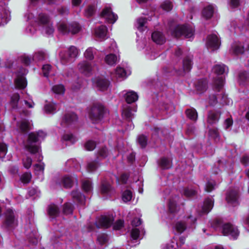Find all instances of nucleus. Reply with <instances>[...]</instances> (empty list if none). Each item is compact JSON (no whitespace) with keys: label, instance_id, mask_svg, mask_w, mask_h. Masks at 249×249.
<instances>
[{"label":"nucleus","instance_id":"ea45409f","mask_svg":"<svg viewBox=\"0 0 249 249\" xmlns=\"http://www.w3.org/2000/svg\"><path fill=\"white\" fill-rule=\"evenodd\" d=\"M146 22V19L144 18H139L137 20V28L140 31L144 30V25Z\"/></svg>","mask_w":249,"mask_h":249},{"label":"nucleus","instance_id":"9b49d317","mask_svg":"<svg viewBox=\"0 0 249 249\" xmlns=\"http://www.w3.org/2000/svg\"><path fill=\"white\" fill-rule=\"evenodd\" d=\"M78 69L81 73L87 76H89L92 74V67L90 63L87 61H83L79 63Z\"/></svg>","mask_w":249,"mask_h":249},{"label":"nucleus","instance_id":"c756f323","mask_svg":"<svg viewBox=\"0 0 249 249\" xmlns=\"http://www.w3.org/2000/svg\"><path fill=\"white\" fill-rule=\"evenodd\" d=\"M62 183L64 187L66 188H71L73 183V180L69 176H64L62 179Z\"/></svg>","mask_w":249,"mask_h":249},{"label":"nucleus","instance_id":"dca6fc26","mask_svg":"<svg viewBox=\"0 0 249 249\" xmlns=\"http://www.w3.org/2000/svg\"><path fill=\"white\" fill-rule=\"evenodd\" d=\"M94 83L100 90H106L108 86V82L106 79L101 78L95 79Z\"/></svg>","mask_w":249,"mask_h":249},{"label":"nucleus","instance_id":"bb28decb","mask_svg":"<svg viewBox=\"0 0 249 249\" xmlns=\"http://www.w3.org/2000/svg\"><path fill=\"white\" fill-rule=\"evenodd\" d=\"M213 13V8L212 5L205 7L202 12V15L206 19L211 18Z\"/></svg>","mask_w":249,"mask_h":249},{"label":"nucleus","instance_id":"13d9d810","mask_svg":"<svg viewBox=\"0 0 249 249\" xmlns=\"http://www.w3.org/2000/svg\"><path fill=\"white\" fill-rule=\"evenodd\" d=\"M32 176L30 173H24L20 178L21 181L23 183H28L31 179Z\"/></svg>","mask_w":249,"mask_h":249},{"label":"nucleus","instance_id":"7ed1b4c3","mask_svg":"<svg viewBox=\"0 0 249 249\" xmlns=\"http://www.w3.org/2000/svg\"><path fill=\"white\" fill-rule=\"evenodd\" d=\"M81 29L80 25L76 22H72L71 24L62 22L58 23V30L62 34L65 35L69 33L75 34L78 33Z\"/></svg>","mask_w":249,"mask_h":249},{"label":"nucleus","instance_id":"f704fd0d","mask_svg":"<svg viewBox=\"0 0 249 249\" xmlns=\"http://www.w3.org/2000/svg\"><path fill=\"white\" fill-rule=\"evenodd\" d=\"M249 80V75L247 71L241 72L239 74V82L240 84H243L245 82Z\"/></svg>","mask_w":249,"mask_h":249},{"label":"nucleus","instance_id":"aec40b11","mask_svg":"<svg viewBox=\"0 0 249 249\" xmlns=\"http://www.w3.org/2000/svg\"><path fill=\"white\" fill-rule=\"evenodd\" d=\"M105 61L107 65L113 66L119 61V59L116 55L110 53L106 56Z\"/></svg>","mask_w":249,"mask_h":249},{"label":"nucleus","instance_id":"7c9ffc66","mask_svg":"<svg viewBox=\"0 0 249 249\" xmlns=\"http://www.w3.org/2000/svg\"><path fill=\"white\" fill-rule=\"evenodd\" d=\"M16 86L20 89H24L26 87L27 82L25 78L23 77H18L15 80Z\"/></svg>","mask_w":249,"mask_h":249},{"label":"nucleus","instance_id":"4c0bfd02","mask_svg":"<svg viewBox=\"0 0 249 249\" xmlns=\"http://www.w3.org/2000/svg\"><path fill=\"white\" fill-rule=\"evenodd\" d=\"M52 91L56 94H63L65 88L62 85H55L52 87Z\"/></svg>","mask_w":249,"mask_h":249},{"label":"nucleus","instance_id":"09e8293b","mask_svg":"<svg viewBox=\"0 0 249 249\" xmlns=\"http://www.w3.org/2000/svg\"><path fill=\"white\" fill-rule=\"evenodd\" d=\"M115 73L118 77L124 78L126 77V72L121 67H118L115 71Z\"/></svg>","mask_w":249,"mask_h":249},{"label":"nucleus","instance_id":"9d476101","mask_svg":"<svg viewBox=\"0 0 249 249\" xmlns=\"http://www.w3.org/2000/svg\"><path fill=\"white\" fill-rule=\"evenodd\" d=\"M78 50L76 47L71 46L69 49L67 54H65L63 53H60V56L63 63H66L69 61L71 58L76 57L78 55Z\"/></svg>","mask_w":249,"mask_h":249},{"label":"nucleus","instance_id":"6e6552de","mask_svg":"<svg viewBox=\"0 0 249 249\" xmlns=\"http://www.w3.org/2000/svg\"><path fill=\"white\" fill-rule=\"evenodd\" d=\"M101 18L104 19L106 22L114 23L117 19L118 17L113 13L111 8L106 7L102 10L100 14Z\"/></svg>","mask_w":249,"mask_h":249},{"label":"nucleus","instance_id":"f3484780","mask_svg":"<svg viewBox=\"0 0 249 249\" xmlns=\"http://www.w3.org/2000/svg\"><path fill=\"white\" fill-rule=\"evenodd\" d=\"M152 38L153 41L158 44H162L165 41V38L160 32L156 31L152 33Z\"/></svg>","mask_w":249,"mask_h":249},{"label":"nucleus","instance_id":"4468645a","mask_svg":"<svg viewBox=\"0 0 249 249\" xmlns=\"http://www.w3.org/2000/svg\"><path fill=\"white\" fill-rule=\"evenodd\" d=\"M113 221L112 216H102L99 220L98 223H96L97 228H107L111 226Z\"/></svg>","mask_w":249,"mask_h":249},{"label":"nucleus","instance_id":"e2e57ef3","mask_svg":"<svg viewBox=\"0 0 249 249\" xmlns=\"http://www.w3.org/2000/svg\"><path fill=\"white\" fill-rule=\"evenodd\" d=\"M215 185V183L214 181H208L206 185L205 191L207 192H211L214 189Z\"/></svg>","mask_w":249,"mask_h":249},{"label":"nucleus","instance_id":"3c124183","mask_svg":"<svg viewBox=\"0 0 249 249\" xmlns=\"http://www.w3.org/2000/svg\"><path fill=\"white\" fill-rule=\"evenodd\" d=\"M108 240L107 235L102 233L98 235L97 237V241L101 245H103L107 243Z\"/></svg>","mask_w":249,"mask_h":249},{"label":"nucleus","instance_id":"c85d7f7f","mask_svg":"<svg viewBox=\"0 0 249 249\" xmlns=\"http://www.w3.org/2000/svg\"><path fill=\"white\" fill-rule=\"evenodd\" d=\"M71 196L74 199L80 203L83 204L84 203L85 196H83L80 192L77 191H73L71 192Z\"/></svg>","mask_w":249,"mask_h":249},{"label":"nucleus","instance_id":"6ab92c4d","mask_svg":"<svg viewBox=\"0 0 249 249\" xmlns=\"http://www.w3.org/2000/svg\"><path fill=\"white\" fill-rule=\"evenodd\" d=\"M138 96L136 92L133 91H128L125 94V99L128 104L132 103L138 100Z\"/></svg>","mask_w":249,"mask_h":249},{"label":"nucleus","instance_id":"0e129e2a","mask_svg":"<svg viewBox=\"0 0 249 249\" xmlns=\"http://www.w3.org/2000/svg\"><path fill=\"white\" fill-rule=\"evenodd\" d=\"M96 146V143L94 141H88L85 145V148L89 151L93 150Z\"/></svg>","mask_w":249,"mask_h":249},{"label":"nucleus","instance_id":"39448f33","mask_svg":"<svg viewBox=\"0 0 249 249\" xmlns=\"http://www.w3.org/2000/svg\"><path fill=\"white\" fill-rule=\"evenodd\" d=\"M18 225V219L13 210L8 209L5 213L3 226L7 228H14Z\"/></svg>","mask_w":249,"mask_h":249},{"label":"nucleus","instance_id":"49530a36","mask_svg":"<svg viewBox=\"0 0 249 249\" xmlns=\"http://www.w3.org/2000/svg\"><path fill=\"white\" fill-rule=\"evenodd\" d=\"M196 88L197 90L203 91L205 90L207 88V83L205 80L199 81L196 85Z\"/></svg>","mask_w":249,"mask_h":249},{"label":"nucleus","instance_id":"6e6d98bb","mask_svg":"<svg viewBox=\"0 0 249 249\" xmlns=\"http://www.w3.org/2000/svg\"><path fill=\"white\" fill-rule=\"evenodd\" d=\"M82 187L83 190L87 192H90L92 189L91 182L88 180H84L83 182Z\"/></svg>","mask_w":249,"mask_h":249},{"label":"nucleus","instance_id":"2f4dec72","mask_svg":"<svg viewBox=\"0 0 249 249\" xmlns=\"http://www.w3.org/2000/svg\"><path fill=\"white\" fill-rule=\"evenodd\" d=\"M95 53V50L90 47L86 50L84 53V55L86 59L91 60L94 58V55Z\"/></svg>","mask_w":249,"mask_h":249},{"label":"nucleus","instance_id":"393cba45","mask_svg":"<svg viewBox=\"0 0 249 249\" xmlns=\"http://www.w3.org/2000/svg\"><path fill=\"white\" fill-rule=\"evenodd\" d=\"M227 67L224 64H218L214 66L213 69L214 73L218 75H221L227 71Z\"/></svg>","mask_w":249,"mask_h":249},{"label":"nucleus","instance_id":"bf43d9fd","mask_svg":"<svg viewBox=\"0 0 249 249\" xmlns=\"http://www.w3.org/2000/svg\"><path fill=\"white\" fill-rule=\"evenodd\" d=\"M138 142L142 147H144L147 144V138L143 135H140L138 138Z\"/></svg>","mask_w":249,"mask_h":249},{"label":"nucleus","instance_id":"72a5a7b5","mask_svg":"<svg viewBox=\"0 0 249 249\" xmlns=\"http://www.w3.org/2000/svg\"><path fill=\"white\" fill-rule=\"evenodd\" d=\"M54 28L51 22L43 26V32H44L48 36L52 35L54 32Z\"/></svg>","mask_w":249,"mask_h":249},{"label":"nucleus","instance_id":"423d86ee","mask_svg":"<svg viewBox=\"0 0 249 249\" xmlns=\"http://www.w3.org/2000/svg\"><path fill=\"white\" fill-rule=\"evenodd\" d=\"M222 233L223 235L229 236L233 239H237L239 234L237 228L230 223H226L223 225Z\"/></svg>","mask_w":249,"mask_h":249},{"label":"nucleus","instance_id":"4be33fe9","mask_svg":"<svg viewBox=\"0 0 249 249\" xmlns=\"http://www.w3.org/2000/svg\"><path fill=\"white\" fill-rule=\"evenodd\" d=\"M185 113L187 117L193 121H196L197 119V112L194 108H189L186 110Z\"/></svg>","mask_w":249,"mask_h":249},{"label":"nucleus","instance_id":"864d4df0","mask_svg":"<svg viewBox=\"0 0 249 249\" xmlns=\"http://www.w3.org/2000/svg\"><path fill=\"white\" fill-rule=\"evenodd\" d=\"M20 59L22 63L25 65H29L31 63L32 60H34L33 58H32L31 57L26 54L21 55L20 57Z\"/></svg>","mask_w":249,"mask_h":249},{"label":"nucleus","instance_id":"a878e982","mask_svg":"<svg viewBox=\"0 0 249 249\" xmlns=\"http://www.w3.org/2000/svg\"><path fill=\"white\" fill-rule=\"evenodd\" d=\"M111 188L108 182H104L102 183L101 187V192L103 195H110L111 193Z\"/></svg>","mask_w":249,"mask_h":249},{"label":"nucleus","instance_id":"a19ab883","mask_svg":"<svg viewBox=\"0 0 249 249\" xmlns=\"http://www.w3.org/2000/svg\"><path fill=\"white\" fill-rule=\"evenodd\" d=\"M122 115L124 118L130 121L134 115L131 111V108L127 107L123 110Z\"/></svg>","mask_w":249,"mask_h":249},{"label":"nucleus","instance_id":"69168bd1","mask_svg":"<svg viewBox=\"0 0 249 249\" xmlns=\"http://www.w3.org/2000/svg\"><path fill=\"white\" fill-rule=\"evenodd\" d=\"M7 150V145L3 143H0V158H3L6 154Z\"/></svg>","mask_w":249,"mask_h":249},{"label":"nucleus","instance_id":"5701e85b","mask_svg":"<svg viewBox=\"0 0 249 249\" xmlns=\"http://www.w3.org/2000/svg\"><path fill=\"white\" fill-rule=\"evenodd\" d=\"M174 230L178 233H182L186 229V224L185 222L180 221L176 223L174 226Z\"/></svg>","mask_w":249,"mask_h":249},{"label":"nucleus","instance_id":"20e7f679","mask_svg":"<svg viewBox=\"0 0 249 249\" xmlns=\"http://www.w3.org/2000/svg\"><path fill=\"white\" fill-rule=\"evenodd\" d=\"M104 113V107L101 104H95L90 109L89 117L93 123H97L103 118Z\"/></svg>","mask_w":249,"mask_h":249},{"label":"nucleus","instance_id":"79ce46f5","mask_svg":"<svg viewBox=\"0 0 249 249\" xmlns=\"http://www.w3.org/2000/svg\"><path fill=\"white\" fill-rule=\"evenodd\" d=\"M73 211L72 205L69 202L64 204L63 209V212L65 214H69L72 213Z\"/></svg>","mask_w":249,"mask_h":249},{"label":"nucleus","instance_id":"1a4fd4ad","mask_svg":"<svg viewBox=\"0 0 249 249\" xmlns=\"http://www.w3.org/2000/svg\"><path fill=\"white\" fill-rule=\"evenodd\" d=\"M226 199L227 203L232 206L239 204V194L236 189H231L227 193Z\"/></svg>","mask_w":249,"mask_h":249},{"label":"nucleus","instance_id":"473e14b6","mask_svg":"<svg viewBox=\"0 0 249 249\" xmlns=\"http://www.w3.org/2000/svg\"><path fill=\"white\" fill-rule=\"evenodd\" d=\"M62 141L68 142V144H73L76 141V138L71 134H64L62 138Z\"/></svg>","mask_w":249,"mask_h":249},{"label":"nucleus","instance_id":"c9c22d12","mask_svg":"<svg viewBox=\"0 0 249 249\" xmlns=\"http://www.w3.org/2000/svg\"><path fill=\"white\" fill-rule=\"evenodd\" d=\"M224 85V78L222 76L218 77L214 81V86L218 91L223 87Z\"/></svg>","mask_w":249,"mask_h":249},{"label":"nucleus","instance_id":"37998d69","mask_svg":"<svg viewBox=\"0 0 249 249\" xmlns=\"http://www.w3.org/2000/svg\"><path fill=\"white\" fill-rule=\"evenodd\" d=\"M210 137L213 139L215 141L219 140V135L218 129L216 128L210 129L209 131Z\"/></svg>","mask_w":249,"mask_h":249},{"label":"nucleus","instance_id":"de8ad7c7","mask_svg":"<svg viewBox=\"0 0 249 249\" xmlns=\"http://www.w3.org/2000/svg\"><path fill=\"white\" fill-rule=\"evenodd\" d=\"M98 167V165L96 161H91L88 163L87 169L88 172H91L95 171Z\"/></svg>","mask_w":249,"mask_h":249},{"label":"nucleus","instance_id":"680f3d73","mask_svg":"<svg viewBox=\"0 0 249 249\" xmlns=\"http://www.w3.org/2000/svg\"><path fill=\"white\" fill-rule=\"evenodd\" d=\"M51 69L52 67L50 65H44L42 68L43 75L45 77H48L49 74L51 71Z\"/></svg>","mask_w":249,"mask_h":249},{"label":"nucleus","instance_id":"412c9836","mask_svg":"<svg viewBox=\"0 0 249 249\" xmlns=\"http://www.w3.org/2000/svg\"><path fill=\"white\" fill-rule=\"evenodd\" d=\"M48 213L50 216L53 218L58 215L59 210L57 206L54 204H51L48 206Z\"/></svg>","mask_w":249,"mask_h":249},{"label":"nucleus","instance_id":"f8f14e48","mask_svg":"<svg viewBox=\"0 0 249 249\" xmlns=\"http://www.w3.org/2000/svg\"><path fill=\"white\" fill-rule=\"evenodd\" d=\"M77 120V116L74 113H68L63 118L61 124L63 126H69L74 124Z\"/></svg>","mask_w":249,"mask_h":249},{"label":"nucleus","instance_id":"b1692460","mask_svg":"<svg viewBox=\"0 0 249 249\" xmlns=\"http://www.w3.org/2000/svg\"><path fill=\"white\" fill-rule=\"evenodd\" d=\"M107 28L106 26L101 25L95 30V34L97 36L101 38H104L107 35Z\"/></svg>","mask_w":249,"mask_h":249},{"label":"nucleus","instance_id":"a18cd8bd","mask_svg":"<svg viewBox=\"0 0 249 249\" xmlns=\"http://www.w3.org/2000/svg\"><path fill=\"white\" fill-rule=\"evenodd\" d=\"M19 127L22 132H26L31 128L30 124L25 120L21 122L19 124Z\"/></svg>","mask_w":249,"mask_h":249},{"label":"nucleus","instance_id":"5fc2aeb1","mask_svg":"<svg viewBox=\"0 0 249 249\" xmlns=\"http://www.w3.org/2000/svg\"><path fill=\"white\" fill-rule=\"evenodd\" d=\"M45 57V53L42 51H39L35 54L33 59L35 60L41 61L44 60Z\"/></svg>","mask_w":249,"mask_h":249},{"label":"nucleus","instance_id":"774afa93","mask_svg":"<svg viewBox=\"0 0 249 249\" xmlns=\"http://www.w3.org/2000/svg\"><path fill=\"white\" fill-rule=\"evenodd\" d=\"M22 162L24 167L29 169L32 165V160L30 157H27L26 159H23Z\"/></svg>","mask_w":249,"mask_h":249},{"label":"nucleus","instance_id":"ddd939ff","mask_svg":"<svg viewBox=\"0 0 249 249\" xmlns=\"http://www.w3.org/2000/svg\"><path fill=\"white\" fill-rule=\"evenodd\" d=\"M206 44L208 48L214 50L219 48L220 43L217 36L215 34H212L208 36Z\"/></svg>","mask_w":249,"mask_h":249},{"label":"nucleus","instance_id":"4d7b16f0","mask_svg":"<svg viewBox=\"0 0 249 249\" xmlns=\"http://www.w3.org/2000/svg\"><path fill=\"white\" fill-rule=\"evenodd\" d=\"M19 99V95L18 94H14L11 97V104L13 108H17L18 103Z\"/></svg>","mask_w":249,"mask_h":249},{"label":"nucleus","instance_id":"338daca9","mask_svg":"<svg viewBox=\"0 0 249 249\" xmlns=\"http://www.w3.org/2000/svg\"><path fill=\"white\" fill-rule=\"evenodd\" d=\"M162 9L165 11H169L173 7V5L170 1H165L161 5Z\"/></svg>","mask_w":249,"mask_h":249},{"label":"nucleus","instance_id":"e433bc0d","mask_svg":"<svg viewBox=\"0 0 249 249\" xmlns=\"http://www.w3.org/2000/svg\"><path fill=\"white\" fill-rule=\"evenodd\" d=\"M232 52L235 54H239L243 53L244 48L239 44H234L232 46Z\"/></svg>","mask_w":249,"mask_h":249},{"label":"nucleus","instance_id":"2eb2a0df","mask_svg":"<svg viewBox=\"0 0 249 249\" xmlns=\"http://www.w3.org/2000/svg\"><path fill=\"white\" fill-rule=\"evenodd\" d=\"M192 58L191 56H186L183 60L182 70L178 71L179 75H183L186 72L189 71L192 66Z\"/></svg>","mask_w":249,"mask_h":249},{"label":"nucleus","instance_id":"0eeeda50","mask_svg":"<svg viewBox=\"0 0 249 249\" xmlns=\"http://www.w3.org/2000/svg\"><path fill=\"white\" fill-rule=\"evenodd\" d=\"M221 112L219 110H209L207 115L206 122L209 125L216 124L220 118Z\"/></svg>","mask_w":249,"mask_h":249},{"label":"nucleus","instance_id":"603ef678","mask_svg":"<svg viewBox=\"0 0 249 249\" xmlns=\"http://www.w3.org/2000/svg\"><path fill=\"white\" fill-rule=\"evenodd\" d=\"M160 165L163 169H168L170 167V160L165 158H163L160 160Z\"/></svg>","mask_w":249,"mask_h":249},{"label":"nucleus","instance_id":"a211bd4d","mask_svg":"<svg viewBox=\"0 0 249 249\" xmlns=\"http://www.w3.org/2000/svg\"><path fill=\"white\" fill-rule=\"evenodd\" d=\"M213 200L212 198H208L204 202L202 208V213H208L213 208Z\"/></svg>","mask_w":249,"mask_h":249},{"label":"nucleus","instance_id":"cd10ccee","mask_svg":"<svg viewBox=\"0 0 249 249\" xmlns=\"http://www.w3.org/2000/svg\"><path fill=\"white\" fill-rule=\"evenodd\" d=\"M44 109L47 113H54L56 109V106L53 103H48L45 105Z\"/></svg>","mask_w":249,"mask_h":249},{"label":"nucleus","instance_id":"8fccbe9b","mask_svg":"<svg viewBox=\"0 0 249 249\" xmlns=\"http://www.w3.org/2000/svg\"><path fill=\"white\" fill-rule=\"evenodd\" d=\"M132 196L131 192L129 190H126L123 194L122 199L124 202H126L131 199Z\"/></svg>","mask_w":249,"mask_h":249},{"label":"nucleus","instance_id":"c03bdc74","mask_svg":"<svg viewBox=\"0 0 249 249\" xmlns=\"http://www.w3.org/2000/svg\"><path fill=\"white\" fill-rule=\"evenodd\" d=\"M168 207L169 211L171 213H175L178 211L176 200H170Z\"/></svg>","mask_w":249,"mask_h":249},{"label":"nucleus","instance_id":"f03ea898","mask_svg":"<svg viewBox=\"0 0 249 249\" xmlns=\"http://www.w3.org/2000/svg\"><path fill=\"white\" fill-rule=\"evenodd\" d=\"M169 32L175 37L183 36L190 38L194 36L195 30L193 26L188 24L178 25L174 27H170Z\"/></svg>","mask_w":249,"mask_h":249},{"label":"nucleus","instance_id":"052dcab7","mask_svg":"<svg viewBox=\"0 0 249 249\" xmlns=\"http://www.w3.org/2000/svg\"><path fill=\"white\" fill-rule=\"evenodd\" d=\"M95 11V7L93 5H89L85 10V15L87 17L92 16Z\"/></svg>","mask_w":249,"mask_h":249},{"label":"nucleus","instance_id":"f257e3e1","mask_svg":"<svg viewBox=\"0 0 249 249\" xmlns=\"http://www.w3.org/2000/svg\"><path fill=\"white\" fill-rule=\"evenodd\" d=\"M46 133L39 130L37 132H32L29 134L25 144L26 149L31 154H36L39 151V142L45 137Z\"/></svg>","mask_w":249,"mask_h":249},{"label":"nucleus","instance_id":"58836bf2","mask_svg":"<svg viewBox=\"0 0 249 249\" xmlns=\"http://www.w3.org/2000/svg\"><path fill=\"white\" fill-rule=\"evenodd\" d=\"M39 23L43 26L51 22L47 15L44 14H40L38 16Z\"/></svg>","mask_w":249,"mask_h":249}]
</instances>
